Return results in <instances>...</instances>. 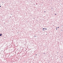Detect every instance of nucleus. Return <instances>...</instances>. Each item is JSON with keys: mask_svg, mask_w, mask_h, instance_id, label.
<instances>
[{"mask_svg": "<svg viewBox=\"0 0 63 63\" xmlns=\"http://www.w3.org/2000/svg\"><path fill=\"white\" fill-rule=\"evenodd\" d=\"M2 35V34H0V36H1Z\"/></svg>", "mask_w": 63, "mask_h": 63, "instance_id": "1", "label": "nucleus"}, {"mask_svg": "<svg viewBox=\"0 0 63 63\" xmlns=\"http://www.w3.org/2000/svg\"><path fill=\"white\" fill-rule=\"evenodd\" d=\"M45 30H47V28H45Z\"/></svg>", "mask_w": 63, "mask_h": 63, "instance_id": "2", "label": "nucleus"}, {"mask_svg": "<svg viewBox=\"0 0 63 63\" xmlns=\"http://www.w3.org/2000/svg\"><path fill=\"white\" fill-rule=\"evenodd\" d=\"M57 15V14H55V15Z\"/></svg>", "mask_w": 63, "mask_h": 63, "instance_id": "3", "label": "nucleus"}, {"mask_svg": "<svg viewBox=\"0 0 63 63\" xmlns=\"http://www.w3.org/2000/svg\"><path fill=\"white\" fill-rule=\"evenodd\" d=\"M44 29H45V28H43V30H44Z\"/></svg>", "mask_w": 63, "mask_h": 63, "instance_id": "4", "label": "nucleus"}, {"mask_svg": "<svg viewBox=\"0 0 63 63\" xmlns=\"http://www.w3.org/2000/svg\"><path fill=\"white\" fill-rule=\"evenodd\" d=\"M36 5H37V4H37V3H36Z\"/></svg>", "mask_w": 63, "mask_h": 63, "instance_id": "5", "label": "nucleus"}, {"mask_svg": "<svg viewBox=\"0 0 63 63\" xmlns=\"http://www.w3.org/2000/svg\"><path fill=\"white\" fill-rule=\"evenodd\" d=\"M57 30V29L56 28V30Z\"/></svg>", "mask_w": 63, "mask_h": 63, "instance_id": "6", "label": "nucleus"}, {"mask_svg": "<svg viewBox=\"0 0 63 63\" xmlns=\"http://www.w3.org/2000/svg\"><path fill=\"white\" fill-rule=\"evenodd\" d=\"M44 30H46L45 29H45H44Z\"/></svg>", "mask_w": 63, "mask_h": 63, "instance_id": "7", "label": "nucleus"}, {"mask_svg": "<svg viewBox=\"0 0 63 63\" xmlns=\"http://www.w3.org/2000/svg\"><path fill=\"white\" fill-rule=\"evenodd\" d=\"M59 27H58V28H59Z\"/></svg>", "mask_w": 63, "mask_h": 63, "instance_id": "8", "label": "nucleus"}, {"mask_svg": "<svg viewBox=\"0 0 63 63\" xmlns=\"http://www.w3.org/2000/svg\"><path fill=\"white\" fill-rule=\"evenodd\" d=\"M43 31H44V30H43Z\"/></svg>", "mask_w": 63, "mask_h": 63, "instance_id": "9", "label": "nucleus"}, {"mask_svg": "<svg viewBox=\"0 0 63 63\" xmlns=\"http://www.w3.org/2000/svg\"><path fill=\"white\" fill-rule=\"evenodd\" d=\"M11 17V16H10V17Z\"/></svg>", "mask_w": 63, "mask_h": 63, "instance_id": "10", "label": "nucleus"}, {"mask_svg": "<svg viewBox=\"0 0 63 63\" xmlns=\"http://www.w3.org/2000/svg\"><path fill=\"white\" fill-rule=\"evenodd\" d=\"M0 7H1V6H0Z\"/></svg>", "mask_w": 63, "mask_h": 63, "instance_id": "11", "label": "nucleus"}, {"mask_svg": "<svg viewBox=\"0 0 63 63\" xmlns=\"http://www.w3.org/2000/svg\"><path fill=\"white\" fill-rule=\"evenodd\" d=\"M44 12H46L45 11Z\"/></svg>", "mask_w": 63, "mask_h": 63, "instance_id": "12", "label": "nucleus"}, {"mask_svg": "<svg viewBox=\"0 0 63 63\" xmlns=\"http://www.w3.org/2000/svg\"><path fill=\"white\" fill-rule=\"evenodd\" d=\"M2 3H3V2H2Z\"/></svg>", "mask_w": 63, "mask_h": 63, "instance_id": "13", "label": "nucleus"}, {"mask_svg": "<svg viewBox=\"0 0 63 63\" xmlns=\"http://www.w3.org/2000/svg\"><path fill=\"white\" fill-rule=\"evenodd\" d=\"M36 55H37V54H36Z\"/></svg>", "mask_w": 63, "mask_h": 63, "instance_id": "14", "label": "nucleus"}, {"mask_svg": "<svg viewBox=\"0 0 63 63\" xmlns=\"http://www.w3.org/2000/svg\"><path fill=\"white\" fill-rule=\"evenodd\" d=\"M35 37H36V36H35Z\"/></svg>", "mask_w": 63, "mask_h": 63, "instance_id": "15", "label": "nucleus"}, {"mask_svg": "<svg viewBox=\"0 0 63 63\" xmlns=\"http://www.w3.org/2000/svg\"><path fill=\"white\" fill-rule=\"evenodd\" d=\"M44 54H45V53H44Z\"/></svg>", "mask_w": 63, "mask_h": 63, "instance_id": "16", "label": "nucleus"}]
</instances>
